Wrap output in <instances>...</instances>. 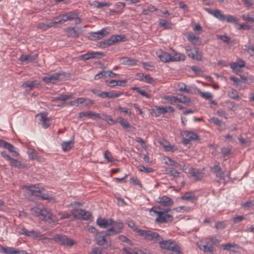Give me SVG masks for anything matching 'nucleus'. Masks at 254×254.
I'll use <instances>...</instances> for the list:
<instances>
[{"mask_svg":"<svg viewBox=\"0 0 254 254\" xmlns=\"http://www.w3.org/2000/svg\"><path fill=\"white\" fill-rule=\"evenodd\" d=\"M171 209L168 208H161L160 207H153L150 210L151 215L156 214L157 217L155 222L158 223L172 222L173 220V216L168 214Z\"/></svg>","mask_w":254,"mask_h":254,"instance_id":"nucleus-1","label":"nucleus"},{"mask_svg":"<svg viewBox=\"0 0 254 254\" xmlns=\"http://www.w3.org/2000/svg\"><path fill=\"white\" fill-rule=\"evenodd\" d=\"M173 55L169 53L163 51L162 50L157 52L158 57L160 60L164 63H168L170 62H180L184 61L185 60L186 57L185 55L177 53L173 51Z\"/></svg>","mask_w":254,"mask_h":254,"instance_id":"nucleus-2","label":"nucleus"},{"mask_svg":"<svg viewBox=\"0 0 254 254\" xmlns=\"http://www.w3.org/2000/svg\"><path fill=\"white\" fill-rule=\"evenodd\" d=\"M135 229L137 230L138 235L143 237L145 239L153 243L160 244L162 237L158 233L151 230H142L137 228Z\"/></svg>","mask_w":254,"mask_h":254,"instance_id":"nucleus-3","label":"nucleus"},{"mask_svg":"<svg viewBox=\"0 0 254 254\" xmlns=\"http://www.w3.org/2000/svg\"><path fill=\"white\" fill-rule=\"evenodd\" d=\"M31 213L43 220H48L51 218V213L43 206L34 207L30 209Z\"/></svg>","mask_w":254,"mask_h":254,"instance_id":"nucleus-4","label":"nucleus"},{"mask_svg":"<svg viewBox=\"0 0 254 254\" xmlns=\"http://www.w3.org/2000/svg\"><path fill=\"white\" fill-rule=\"evenodd\" d=\"M159 245L161 249L170 251L175 253L176 254H182L181 253L180 247L174 240L171 239L164 240L162 238Z\"/></svg>","mask_w":254,"mask_h":254,"instance_id":"nucleus-5","label":"nucleus"},{"mask_svg":"<svg viewBox=\"0 0 254 254\" xmlns=\"http://www.w3.org/2000/svg\"><path fill=\"white\" fill-rule=\"evenodd\" d=\"M185 50L189 57L198 61H202V53L199 51L197 48H191L189 46H187L185 48Z\"/></svg>","mask_w":254,"mask_h":254,"instance_id":"nucleus-6","label":"nucleus"},{"mask_svg":"<svg viewBox=\"0 0 254 254\" xmlns=\"http://www.w3.org/2000/svg\"><path fill=\"white\" fill-rule=\"evenodd\" d=\"M111 227L105 231L106 235L110 236L116 235L122 232L123 228V224L121 222H114L111 225Z\"/></svg>","mask_w":254,"mask_h":254,"instance_id":"nucleus-7","label":"nucleus"},{"mask_svg":"<svg viewBox=\"0 0 254 254\" xmlns=\"http://www.w3.org/2000/svg\"><path fill=\"white\" fill-rule=\"evenodd\" d=\"M53 240L56 242L64 246L71 247L74 244L73 241L65 235H56L54 237Z\"/></svg>","mask_w":254,"mask_h":254,"instance_id":"nucleus-8","label":"nucleus"},{"mask_svg":"<svg viewBox=\"0 0 254 254\" xmlns=\"http://www.w3.org/2000/svg\"><path fill=\"white\" fill-rule=\"evenodd\" d=\"M71 215L76 219L89 220L91 216L90 212L82 209H76L71 211Z\"/></svg>","mask_w":254,"mask_h":254,"instance_id":"nucleus-9","label":"nucleus"},{"mask_svg":"<svg viewBox=\"0 0 254 254\" xmlns=\"http://www.w3.org/2000/svg\"><path fill=\"white\" fill-rule=\"evenodd\" d=\"M108 34V29L105 28L97 32L91 33L89 35V38L92 40H100Z\"/></svg>","mask_w":254,"mask_h":254,"instance_id":"nucleus-10","label":"nucleus"},{"mask_svg":"<svg viewBox=\"0 0 254 254\" xmlns=\"http://www.w3.org/2000/svg\"><path fill=\"white\" fill-rule=\"evenodd\" d=\"M204 9L208 13L212 15L218 19L219 20L222 22L225 21V18L226 15L224 14L220 10H213L209 8H205Z\"/></svg>","mask_w":254,"mask_h":254,"instance_id":"nucleus-11","label":"nucleus"},{"mask_svg":"<svg viewBox=\"0 0 254 254\" xmlns=\"http://www.w3.org/2000/svg\"><path fill=\"white\" fill-rule=\"evenodd\" d=\"M19 233L33 238H37L41 236V233L40 232L34 230L28 231L25 228H22L19 232Z\"/></svg>","mask_w":254,"mask_h":254,"instance_id":"nucleus-12","label":"nucleus"},{"mask_svg":"<svg viewBox=\"0 0 254 254\" xmlns=\"http://www.w3.org/2000/svg\"><path fill=\"white\" fill-rule=\"evenodd\" d=\"M103 55L102 53L100 52H88L86 54L84 55H82L80 57L82 60L84 61L88 60L90 59H96V58H101L102 56Z\"/></svg>","mask_w":254,"mask_h":254,"instance_id":"nucleus-13","label":"nucleus"},{"mask_svg":"<svg viewBox=\"0 0 254 254\" xmlns=\"http://www.w3.org/2000/svg\"><path fill=\"white\" fill-rule=\"evenodd\" d=\"M112 222L113 220L110 218L106 219L104 218H98L96 221L97 225L102 228H107L111 225Z\"/></svg>","mask_w":254,"mask_h":254,"instance_id":"nucleus-14","label":"nucleus"},{"mask_svg":"<svg viewBox=\"0 0 254 254\" xmlns=\"http://www.w3.org/2000/svg\"><path fill=\"white\" fill-rule=\"evenodd\" d=\"M184 135L185 136L184 140V143L185 144L189 143V142L191 140H197L198 138V136L196 134L191 131H185Z\"/></svg>","mask_w":254,"mask_h":254,"instance_id":"nucleus-15","label":"nucleus"},{"mask_svg":"<svg viewBox=\"0 0 254 254\" xmlns=\"http://www.w3.org/2000/svg\"><path fill=\"white\" fill-rule=\"evenodd\" d=\"M155 109L157 111L156 116H159L161 114H164L167 112L173 113L174 111L173 108L171 106L168 107H162V106H155Z\"/></svg>","mask_w":254,"mask_h":254,"instance_id":"nucleus-16","label":"nucleus"},{"mask_svg":"<svg viewBox=\"0 0 254 254\" xmlns=\"http://www.w3.org/2000/svg\"><path fill=\"white\" fill-rule=\"evenodd\" d=\"M123 94V92H118L117 93L114 92H101L100 93L97 94V96L103 98H115L119 97L121 95Z\"/></svg>","mask_w":254,"mask_h":254,"instance_id":"nucleus-17","label":"nucleus"},{"mask_svg":"<svg viewBox=\"0 0 254 254\" xmlns=\"http://www.w3.org/2000/svg\"><path fill=\"white\" fill-rule=\"evenodd\" d=\"M89 117L90 118H101L100 115L92 111L81 112L78 113V118L81 119L83 117Z\"/></svg>","mask_w":254,"mask_h":254,"instance_id":"nucleus-18","label":"nucleus"},{"mask_svg":"<svg viewBox=\"0 0 254 254\" xmlns=\"http://www.w3.org/2000/svg\"><path fill=\"white\" fill-rule=\"evenodd\" d=\"M61 75V73L57 72L49 76L43 77L42 80L47 83H54L56 81L60 78Z\"/></svg>","mask_w":254,"mask_h":254,"instance_id":"nucleus-19","label":"nucleus"},{"mask_svg":"<svg viewBox=\"0 0 254 254\" xmlns=\"http://www.w3.org/2000/svg\"><path fill=\"white\" fill-rule=\"evenodd\" d=\"M211 171L214 173L217 178L219 180L224 179V172L222 171L221 168L219 164L215 165L212 168Z\"/></svg>","mask_w":254,"mask_h":254,"instance_id":"nucleus-20","label":"nucleus"},{"mask_svg":"<svg viewBox=\"0 0 254 254\" xmlns=\"http://www.w3.org/2000/svg\"><path fill=\"white\" fill-rule=\"evenodd\" d=\"M79 29L74 27H68L66 29V35L69 37L76 38L80 35Z\"/></svg>","mask_w":254,"mask_h":254,"instance_id":"nucleus-21","label":"nucleus"},{"mask_svg":"<svg viewBox=\"0 0 254 254\" xmlns=\"http://www.w3.org/2000/svg\"><path fill=\"white\" fill-rule=\"evenodd\" d=\"M189 173L196 180H201L203 178V173L197 169L190 168Z\"/></svg>","mask_w":254,"mask_h":254,"instance_id":"nucleus-22","label":"nucleus"},{"mask_svg":"<svg viewBox=\"0 0 254 254\" xmlns=\"http://www.w3.org/2000/svg\"><path fill=\"white\" fill-rule=\"evenodd\" d=\"M53 27H56L53 19L50 22H48L46 23H44L43 22L39 23V24H38L37 26V27L38 29L42 30V31H46L48 28Z\"/></svg>","mask_w":254,"mask_h":254,"instance_id":"nucleus-23","label":"nucleus"},{"mask_svg":"<svg viewBox=\"0 0 254 254\" xmlns=\"http://www.w3.org/2000/svg\"><path fill=\"white\" fill-rule=\"evenodd\" d=\"M105 232H101L100 233H98L96 235L95 239L96 243L100 245L103 246L106 243V239L105 238Z\"/></svg>","mask_w":254,"mask_h":254,"instance_id":"nucleus-24","label":"nucleus"},{"mask_svg":"<svg viewBox=\"0 0 254 254\" xmlns=\"http://www.w3.org/2000/svg\"><path fill=\"white\" fill-rule=\"evenodd\" d=\"M40 85V82L37 80L32 81H26L23 83L21 86L24 88H29L30 90L35 88Z\"/></svg>","mask_w":254,"mask_h":254,"instance_id":"nucleus-25","label":"nucleus"},{"mask_svg":"<svg viewBox=\"0 0 254 254\" xmlns=\"http://www.w3.org/2000/svg\"><path fill=\"white\" fill-rule=\"evenodd\" d=\"M158 203L164 206H171L173 203V200L169 197L163 196L159 198Z\"/></svg>","mask_w":254,"mask_h":254,"instance_id":"nucleus-26","label":"nucleus"},{"mask_svg":"<svg viewBox=\"0 0 254 254\" xmlns=\"http://www.w3.org/2000/svg\"><path fill=\"white\" fill-rule=\"evenodd\" d=\"M36 58V55H22L20 56L19 60L22 62H26V63H28L35 61Z\"/></svg>","mask_w":254,"mask_h":254,"instance_id":"nucleus-27","label":"nucleus"},{"mask_svg":"<svg viewBox=\"0 0 254 254\" xmlns=\"http://www.w3.org/2000/svg\"><path fill=\"white\" fill-rule=\"evenodd\" d=\"M39 116L41 118L40 122H41L43 127L45 128L48 127L50 126L51 123L47 116L44 113H40Z\"/></svg>","mask_w":254,"mask_h":254,"instance_id":"nucleus-28","label":"nucleus"},{"mask_svg":"<svg viewBox=\"0 0 254 254\" xmlns=\"http://www.w3.org/2000/svg\"><path fill=\"white\" fill-rule=\"evenodd\" d=\"M224 250L235 252L238 249V246L235 243H227L222 245Z\"/></svg>","mask_w":254,"mask_h":254,"instance_id":"nucleus-29","label":"nucleus"},{"mask_svg":"<svg viewBox=\"0 0 254 254\" xmlns=\"http://www.w3.org/2000/svg\"><path fill=\"white\" fill-rule=\"evenodd\" d=\"M55 25L57 24H63L68 21L66 13L61 14L53 18Z\"/></svg>","mask_w":254,"mask_h":254,"instance_id":"nucleus-30","label":"nucleus"},{"mask_svg":"<svg viewBox=\"0 0 254 254\" xmlns=\"http://www.w3.org/2000/svg\"><path fill=\"white\" fill-rule=\"evenodd\" d=\"M74 140H70L68 141H64L62 143L61 146L64 151H67L73 147Z\"/></svg>","mask_w":254,"mask_h":254,"instance_id":"nucleus-31","label":"nucleus"},{"mask_svg":"<svg viewBox=\"0 0 254 254\" xmlns=\"http://www.w3.org/2000/svg\"><path fill=\"white\" fill-rule=\"evenodd\" d=\"M197 245L199 249L205 253H212L214 251V247L212 245L208 246L207 244L202 245L201 243L199 244L198 243Z\"/></svg>","mask_w":254,"mask_h":254,"instance_id":"nucleus-32","label":"nucleus"},{"mask_svg":"<svg viewBox=\"0 0 254 254\" xmlns=\"http://www.w3.org/2000/svg\"><path fill=\"white\" fill-rule=\"evenodd\" d=\"M123 250L127 254H152L151 253L144 252L141 250L134 251L128 247H124Z\"/></svg>","mask_w":254,"mask_h":254,"instance_id":"nucleus-33","label":"nucleus"},{"mask_svg":"<svg viewBox=\"0 0 254 254\" xmlns=\"http://www.w3.org/2000/svg\"><path fill=\"white\" fill-rule=\"evenodd\" d=\"M0 147L6 148L10 152H13L15 153L16 155H18V153L15 150V147L11 144L5 141H3L1 142Z\"/></svg>","mask_w":254,"mask_h":254,"instance_id":"nucleus-34","label":"nucleus"},{"mask_svg":"<svg viewBox=\"0 0 254 254\" xmlns=\"http://www.w3.org/2000/svg\"><path fill=\"white\" fill-rule=\"evenodd\" d=\"M187 38L190 42L194 45H198L200 43V41L199 38L192 33L188 34Z\"/></svg>","mask_w":254,"mask_h":254,"instance_id":"nucleus-35","label":"nucleus"},{"mask_svg":"<svg viewBox=\"0 0 254 254\" xmlns=\"http://www.w3.org/2000/svg\"><path fill=\"white\" fill-rule=\"evenodd\" d=\"M216 37L218 39L221 40L227 45H231L232 43H234L233 41L231 40L230 37L226 35H217Z\"/></svg>","mask_w":254,"mask_h":254,"instance_id":"nucleus-36","label":"nucleus"},{"mask_svg":"<svg viewBox=\"0 0 254 254\" xmlns=\"http://www.w3.org/2000/svg\"><path fill=\"white\" fill-rule=\"evenodd\" d=\"M26 189L27 193L32 196H37L38 194H40V191L35 189L34 186H25Z\"/></svg>","mask_w":254,"mask_h":254,"instance_id":"nucleus-37","label":"nucleus"},{"mask_svg":"<svg viewBox=\"0 0 254 254\" xmlns=\"http://www.w3.org/2000/svg\"><path fill=\"white\" fill-rule=\"evenodd\" d=\"M72 98V94H69V95L61 94V95H59L57 97H53L52 101H56L57 100L65 101L68 99H71Z\"/></svg>","mask_w":254,"mask_h":254,"instance_id":"nucleus-38","label":"nucleus"},{"mask_svg":"<svg viewBox=\"0 0 254 254\" xmlns=\"http://www.w3.org/2000/svg\"><path fill=\"white\" fill-rule=\"evenodd\" d=\"M122 63L125 65H134L136 61L133 59L124 57L121 60Z\"/></svg>","mask_w":254,"mask_h":254,"instance_id":"nucleus-39","label":"nucleus"},{"mask_svg":"<svg viewBox=\"0 0 254 254\" xmlns=\"http://www.w3.org/2000/svg\"><path fill=\"white\" fill-rule=\"evenodd\" d=\"M76 103L77 104H83L85 103L86 105L90 104H93V102L90 99H85L84 98L80 97L77 98L76 100L71 102V103Z\"/></svg>","mask_w":254,"mask_h":254,"instance_id":"nucleus-40","label":"nucleus"},{"mask_svg":"<svg viewBox=\"0 0 254 254\" xmlns=\"http://www.w3.org/2000/svg\"><path fill=\"white\" fill-rule=\"evenodd\" d=\"M177 101L182 103L187 104L188 105H190L191 101L190 99L187 96L183 95H179L178 97H177Z\"/></svg>","mask_w":254,"mask_h":254,"instance_id":"nucleus-41","label":"nucleus"},{"mask_svg":"<svg viewBox=\"0 0 254 254\" xmlns=\"http://www.w3.org/2000/svg\"><path fill=\"white\" fill-rule=\"evenodd\" d=\"M0 252L4 253L5 254H14V253H17L16 250L13 248H4L1 246H0Z\"/></svg>","mask_w":254,"mask_h":254,"instance_id":"nucleus-42","label":"nucleus"},{"mask_svg":"<svg viewBox=\"0 0 254 254\" xmlns=\"http://www.w3.org/2000/svg\"><path fill=\"white\" fill-rule=\"evenodd\" d=\"M225 21L228 23H232L235 24H238L239 20L231 15H226Z\"/></svg>","mask_w":254,"mask_h":254,"instance_id":"nucleus-43","label":"nucleus"},{"mask_svg":"<svg viewBox=\"0 0 254 254\" xmlns=\"http://www.w3.org/2000/svg\"><path fill=\"white\" fill-rule=\"evenodd\" d=\"M132 89L134 91H136L142 96L145 97L147 98H150L151 97V95L150 94H148L144 90L141 89L139 87H134L132 88Z\"/></svg>","mask_w":254,"mask_h":254,"instance_id":"nucleus-44","label":"nucleus"},{"mask_svg":"<svg viewBox=\"0 0 254 254\" xmlns=\"http://www.w3.org/2000/svg\"><path fill=\"white\" fill-rule=\"evenodd\" d=\"M157 10V8L153 6L150 5L146 9H143L142 13L145 15H149L151 12L155 11Z\"/></svg>","mask_w":254,"mask_h":254,"instance_id":"nucleus-45","label":"nucleus"},{"mask_svg":"<svg viewBox=\"0 0 254 254\" xmlns=\"http://www.w3.org/2000/svg\"><path fill=\"white\" fill-rule=\"evenodd\" d=\"M228 95L231 98L234 99H238L239 98V95L237 91L234 89H232L228 92Z\"/></svg>","mask_w":254,"mask_h":254,"instance_id":"nucleus-46","label":"nucleus"},{"mask_svg":"<svg viewBox=\"0 0 254 254\" xmlns=\"http://www.w3.org/2000/svg\"><path fill=\"white\" fill-rule=\"evenodd\" d=\"M159 25L164 28H170L171 27V24L170 22L164 19H161L159 21Z\"/></svg>","mask_w":254,"mask_h":254,"instance_id":"nucleus-47","label":"nucleus"},{"mask_svg":"<svg viewBox=\"0 0 254 254\" xmlns=\"http://www.w3.org/2000/svg\"><path fill=\"white\" fill-rule=\"evenodd\" d=\"M118 122L124 127H129V123L122 117H119L117 119Z\"/></svg>","mask_w":254,"mask_h":254,"instance_id":"nucleus-48","label":"nucleus"},{"mask_svg":"<svg viewBox=\"0 0 254 254\" xmlns=\"http://www.w3.org/2000/svg\"><path fill=\"white\" fill-rule=\"evenodd\" d=\"M66 13L68 21H71L74 19L78 16V13L75 11H70Z\"/></svg>","mask_w":254,"mask_h":254,"instance_id":"nucleus-49","label":"nucleus"},{"mask_svg":"<svg viewBox=\"0 0 254 254\" xmlns=\"http://www.w3.org/2000/svg\"><path fill=\"white\" fill-rule=\"evenodd\" d=\"M9 162L10 164L13 167L17 168L21 167V163L15 159L11 158V159L9 160Z\"/></svg>","mask_w":254,"mask_h":254,"instance_id":"nucleus-50","label":"nucleus"},{"mask_svg":"<svg viewBox=\"0 0 254 254\" xmlns=\"http://www.w3.org/2000/svg\"><path fill=\"white\" fill-rule=\"evenodd\" d=\"M163 98L169 101L172 104H174L177 102V97L175 96H165Z\"/></svg>","mask_w":254,"mask_h":254,"instance_id":"nucleus-51","label":"nucleus"},{"mask_svg":"<svg viewBox=\"0 0 254 254\" xmlns=\"http://www.w3.org/2000/svg\"><path fill=\"white\" fill-rule=\"evenodd\" d=\"M209 121L220 127H221L223 125L222 121L216 117L211 118Z\"/></svg>","mask_w":254,"mask_h":254,"instance_id":"nucleus-52","label":"nucleus"},{"mask_svg":"<svg viewBox=\"0 0 254 254\" xmlns=\"http://www.w3.org/2000/svg\"><path fill=\"white\" fill-rule=\"evenodd\" d=\"M37 197H40L43 199H52L53 197L51 195H49L47 193H43L40 191V194H38Z\"/></svg>","mask_w":254,"mask_h":254,"instance_id":"nucleus-53","label":"nucleus"},{"mask_svg":"<svg viewBox=\"0 0 254 254\" xmlns=\"http://www.w3.org/2000/svg\"><path fill=\"white\" fill-rule=\"evenodd\" d=\"M104 156L105 158L109 162H113L114 160L112 158L111 156V154L110 152L108 150H106L104 153Z\"/></svg>","mask_w":254,"mask_h":254,"instance_id":"nucleus-54","label":"nucleus"},{"mask_svg":"<svg viewBox=\"0 0 254 254\" xmlns=\"http://www.w3.org/2000/svg\"><path fill=\"white\" fill-rule=\"evenodd\" d=\"M199 93L200 94L201 96L205 99H211L213 97L212 94L208 92H201V91H199Z\"/></svg>","mask_w":254,"mask_h":254,"instance_id":"nucleus-55","label":"nucleus"},{"mask_svg":"<svg viewBox=\"0 0 254 254\" xmlns=\"http://www.w3.org/2000/svg\"><path fill=\"white\" fill-rule=\"evenodd\" d=\"M174 178H178L179 177L180 173L176 169L171 168L169 169V172L168 173Z\"/></svg>","mask_w":254,"mask_h":254,"instance_id":"nucleus-56","label":"nucleus"},{"mask_svg":"<svg viewBox=\"0 0 254 254\" xmlns=\"http://www.w3.org/2000/svg\"><path fill=\"white\" fill-rule=\"evenodd\" d=\"M226 224L224 221L217 222L215 223V227L217 229H223L226 227Z\"/></svg>","mask_w":254,"mask_h":254,"instance_id":"nucleus-57","label":"nucleus"},{"mask_svg":"<svg viewBox=\"0 0 254 254\" xmlns=\"http://www.w3.org/2000/svg\"><path fill=\"white\" fill-rule=\"evenodd\" d=\"M138 170L140 172H144L146 173H150L153 171V170L151 168H146L143 166H139L138 167Z\"/></svg>","mask_w":254,"mask_h":254,"instance_id":"nucleus-58","label":"nucleus"},{"mask_svg":"<svg viewBox=\"0 0 254 254\" xmlns=\"http://www.w3.org/2000/svg\"><path fill=\"white\" fill-rule=\"evenodd\" d=\"M226 104L230 110H233L237 108V105L234 102L228 101L226 102Z\"/></svg>","mask_w":254,"mask_h":254,"instance_id":"nucleus-59","label":"nucleus"},{"mask_svg":"<svg viewBox=\"0 0 254 254\" xmlns=\"http://www.w3.org/2000/svg\"><path fill=\"white\" fill-rule=\"evenodd\" d=\"M127 223L129 227L131 228L132 229H133V230L134 231H135L137 232V230H136L135 228H138V227L135 226L133 220H132L131 219H127Z\"/></svg>","mask_w":254,"mask_h":254,"instance_id":"nucleus-60","label":"nucleus"},{"mask_svg":"<svg viewBox=\"0 0 254 254\" xmlns=\"http://www.w3.org/2000/svg\"><path fill=\"white\" fill-rule=\"evenodd\" d=\"M103 76H106V71L102 70L100 72L97 73L95 75L94 79L98 80Z\"/></svg>","mask_w":254,"mask_h":254,"instance_id":"nucleus-61","label":"nucleus"},{"mask_svg":"<svg viewBox=\"0 0 254 254\" xmlns=\"http://www.w3.org/2000/svg\"><path fill=\"white\" fill-rule=\"evenodd\" d=\"M91 254H107L106 253L103 252L101 249L98 248H93L91 252Z\"/></svg>","mask_w":254,"mask_h":254,"instance_id":"nucleus-62","label":"nucleus"},{"mask_svg":"<svg viewBox=\"0 0 254 254\" xmlns=\"http://www.w3.org/2000/svg\"><path fill=\"white\" fill-rule=\"evenodd\" d=\"M230 152L231 150L228 148L224 147L221 148V153L224 157L228 156L230 154Z\"/></svg>","mask_w":254,"mask_h":254,"instance_id":"nucleus-63","label":"nucleus"},{"mask_svg":"<svg viewBox=\"0 0 254 254\" xmlns=\"http://www.w3.org/2000/svg\"><path fill=\"white\" fill-rule=\"evenodd\" d=\"M230 79L231 80L233 81V84L235 86H239L241 83L240 79L235 76H231L230 77Z\"/></svg>","mask_w":254,"mask_h":254,"instance_id":"nucleus-64","label":"nucleus"}]
</instances>
